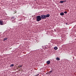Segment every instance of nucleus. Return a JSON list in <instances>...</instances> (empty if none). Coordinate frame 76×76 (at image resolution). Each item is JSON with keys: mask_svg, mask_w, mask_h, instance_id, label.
Segmentation results:
<instances>
[{"mask_svg": "<svg viewBox=\"0 0 76 76\" xmlns=\"http://www.w3.org/2000/svg\"><path fill=\"white\" fill-rule=\"evenodd\" d=\"M41 18L42 19H45L46 18H49L50 17V15L49 14H48L47 15H42L41 16Z\"/></svg>", "mask_w": 76, "mask_h": 76, "instance_id": "nucleus-1", "label": "nucleus"}, {"mask_svg": "<svg viewBox=\"0 0 76 76\" xmlns=\"http://www.w3.org/2000/svg\"><path fill=\"white\" fill-rule=\"evenodd\" d=\"M41 17L40 15H39L37 16V22H39L41 20Z\"/></svg>", "mask_w": 76, "mask_h": 76, "instance_id": "nucleus-2", "label": "nucleus"}, {"mask_svg": "<svg viewBox=\"0 0 76 76\" xmlns=\"http://www.w3.org/2000/svg\"><path fill=\"white\" fill-rule=\"evenodd\" d=\"M3 21L2 20H0V25H3Z\"/></svg>", "mask_w": 76, "mask_h": 76, "instance_id": "nucleus-3", "label": "nucleus"}, {"mask_svg": "<svg viewBox=\"0 0 76 76\" xmlns=\"http://www.w3.org/2000/svg\"><path fill=\"white\" fill-rule=\"evenodd\" d=\"M47 63L48 64H50V61H47Z\"/></svg>", "mask_w": 76, "mask_h": 76, "instance_id": "nucleus-4", "label": "nucleus"}, {"mask_svg": "<svg viewBox=\"0 0 76 76\" xmlns=\"http://www.w3.org/2000/svg\"><path fill=\"white\" fill-rule=\"evenodd\" d=\"M56 60H57V61H59V60H60V58H59L58 57H57L56 58Z\"/></svg>", "mask_w": 76, "mask_h": 76, "instance_id": "nucleus-5", "label": "nucleus"}, {"mask_svg": "<svg viewBox=\"0 0 76 76\" xmlns=\"http://www.w3.org/2000/svg\"><path fill=\"white\" fill-rule=\"evenodd\" d=\"M54 49L55 50H57V49H58V48H57V47H55L54 48Z\"/></svg>", "mask_w": 76, "mask_h": 76, "instance_id": "nucleus-6", "label": "nucleus"}, {"mask_svg": "<svg viewBox=\"0 0 76 76\" xmlns=\"http://www.w3.org/2000/svg\"><path fill=\"white\" fill-rule=\"evenodd\" d=\"M60 15H61V16H63V15H64V13L62 12V13H60Z\"/></svg>", "mask_w": 76, "mask_h": 76, "instance_id": "nucleus-7", "label": "nucleus"}, {"mask_svg": "<svg viewBox=\"0 0 76 76\" xmlns=\"http://www.w3.org/2000/svg\"><path fill=\"white\" fill-rule=\"evenodd\" d=\"M8 39V38H6L4 39V41H6V40H7Z\"/></svg>", "mask_w": 76, "mask_h": 76, "instance_id": "nucleus-8", "label": "nucleus"}, {"mask_svg": "<svg viewBox=\"0 0 76 76\" xmlns=\"http://www.w3.org/2000/svg\"><path fill=\"white\" fill-rule=\"evenodd\" d=\"M14 64H12L11 65L10 67H13V66H14Z\"/></svg>", "mask_w": 76, "mask_h": 76, "instance_id": "nucleus-9", "label": "nucleus"}, {"mask_svg": "<svg viewBox=\"0 0 76 76\" xmlns=\"http://www.w3.org/2000/svg\"><path fill=\"white\" fill-rule=\"evenodd\" d=\"M64 2V1H60V3H63Z\"/></svg>", "mask_w": 76, "mask_h": 76, "instance_id": "nucleus-10", "label": "nucleus"}, {"mask_svg": "<svg viewBox=\"0 0 76 76\" xmlns=\"http://www.w3.org/2000/svg\"><path fill=\"white\" fill-rule=\"evenodd\" d=\"M64 13H65V14H67V11H65L64 12Z\"/></svg>", "mask_w": 76, "mask_h": 76, "instance_id": "nucleus-11", "label": "nucleus"}, {"mask_svg": "<svg viewBox=\"0 0 76 76\" xmlns=\"http://www.w3.org/2000/svg\"><path fill=\"white\" fill-rule=\"evenodd\" d=\"M52 72H53V71H49V72L50 73H52Z\"/></svg>", "mask_w": 76, "mask_h": 76, "instance_id": "nucleus-12", "label": "nucleus"}, {"mask_svg": "<svg viewBox=\"0 0 76 76\" xmlns=\"http://www.w3.org/2000/svg\"><path fill=\"white\" fill-rule=\"evenodd\" d=\"M19 67H22V65L19 66Z\"/></svg>", "mask_w": 76, "mask_h": 76, "instance_id": "nucleus-13", "label": "nucleus"}, {"mask_svg": "<svg viewBox=\"0 0 76 76\" xmlns=\"http://www.w3.org/2000/svg\"><path fill=\"white\" fill-rule=\"evenodd\" d=\"M16 13V11H14V13Z\"/></svg>", "mask_w": 76, "mask_h": 76, "instance_id": "nucleus-14", "label": "nucleus"}, {"mask_svg": "<svg viewBox=\"0 0 76 76\" xmlns=\"http://www.w3.org/2000/svg\"><path fill=\"white\" fill-rule=\"evenodd\" d=\"M64 1V2H66V1L65 0V1Z\"/></svg>", "mask_w": 76, "mask_h": 76, "instance_id": "nucleus-15", "label": "nucleus"}, {"mask_svg": "<svg viewBox=\"0 0 76 76\" xmlns=\"http://www.w3.org/2000/svg\"><path fill=\"white\" fill-rule=\"evenodd\" d=\"M66 25H67V23H66Z\"/></svg>", "mask_w": 76, "mask_h": 76, "instance_id": "nucleus-16", "label": "nucleus"}, {"mask_svg": "<svg viewBox=\"0 0 76 76\" xmlns=\"http://www.w3.org/2000/svg\"><path fill=\"white\" fill-rule=\"evenodd\" d=\"M37 75H38H38H39V74H38Z\"/></svg>", "mask_w": 76, "mask_h": 76, "instance_id": "nucleus-17", "label": "nucleus"}, {"mask_svg": "<svg viewBox=\"0 0 76 76\" xmlns=\"http://www.w3.org/2000/svg\"><path fill=\"white\" fill-rule=\"evenodd\" d=\"M34 0L36 1V0Z\"/></svg>", "mask_w": 76, "mask_h": 76, "instance_id": "nucleus-18", "label": "nucleus"}]
</instances>
